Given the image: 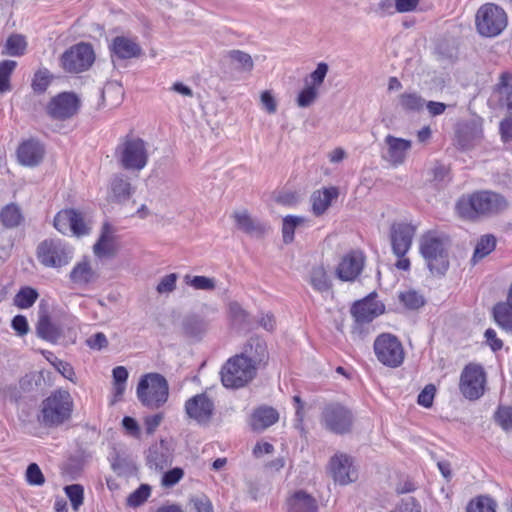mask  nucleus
<instances>
[{
    "label": "nucleus",
    "instance_id": "obj_27",
    "mask_svg": "<svg viewBox=\"0 0 512 512\" xmlns=\"http://www.w3.org/2000/svg\"><path fill=\"white\" fill-rule=\"evenodd\" d=\"M110 50L121 60L136 58L142 54L141 46L135 40L125 36L115 37L110 45Z\"/></svg>",
    "mask_w": 512,
    "mask_h": 512
},
{
    "label": "nucleus",
    "instance_id": "obj_34",
    "mask_svg": "<svg viewBox=\"0 0 512 512\" xmlns=\"http://www.w3.org/2000/svg\"><path fill=\"white\" fill-rule=\"evenodd\" d=\"M496 323L507 331H512V302L508 299L497 303L493 308Z\"/></svg>",
    "mask_w": 512,
    "mask_h": 512
},
{
    "label": "nucleus",
    "instance_id": "obj_59",
    "mask_svg": "<svg viewBox=\"0 0 512 512\" xmlns=\"http://www.w3.org/2000/svg\"><path fill=\"white\" fill-rule=\"evenodd\" d=\"M184 476L183 469L176 467L163 474L162 485L164 487H172L177 484Z\"/></svg>",
    "mask_w": 512,
    "mask_h": 512
},
{
    "label": "nucleus",
    "instance_id": "obj_57",
    "mask_svg": "<svg viewBox=\"0 0 512 512\" xmlns=\"http://www.w3.org/2000/svg\"><path fill=\"white\" fill-rule=\"evenodd\" d=\"M26 480L30 485L34 486H41L44 484V475L36 463H31L27 467Z\"/></svg>",
    "mask_w": 512,
    "mask_h": 512
},
{
    "label": "nucleus",
    "instance_id": "obj_49",
    "mask_svg": "<svg viewBox=\"0 0 512 512\" xmlns=\"http://www.w3.org/2000/svg\"><path fill=\"white\" fill-rule=\"evenodd\" d=\"M185 282L196 290L212 291L216 287L215 279L206 276L191 277L187 275L185 277Z\"/></svg>",
    "mask_w": 512,
    "mask_h": 512
},
{
    "label": "nucleus",
    "instance_id": "obj_13",
    "mask_svg": "<svg viewBox=\"0 0 512 512\" xmlns=\"http://www.w3.org/2000/svg\"><path fill=\"white\" fill-rule=\"evenodd\" d=\"M54 227L64 235L77 237L88 234L90 230L81 213L74 209L58 212L54 218Z\"/></svg>",
    "mask_w": 512,
    "mask_h": 512
},
{
    "label": "nucleus",
    "instance_id": "obj_3",
    "mask_svg": "<svg viewBox=\"0 0 512 512\" xmlns=\"http://www.w3.org/2000/svg\"><path fill=\"white\" fill-rule=\"evenodd\" d=\"M73 411V400L66 390H56L43 400L39 421L46 427L59 426L68 420Z\"/></svg>",
    "mask_w": 512,
    "mask_h": 512
},
{
    "label": "nucleus",
    "instance_id": "obj_5",
    "mask_svg": "<svg viewBox=\"0 0 512 512\" xmlns=\"http://www.w3.org/2000/svg\"><path fill=\"white\" fill-rule=\"evenodd\" d=\"M115 156L126 170H142L148 162L146 143L137 137L126 136L117 146Z\"/></svg>",
    "mask_w": 512,
    "mask_h": 512
},
{
    "label": "nucleus",
    "instance_id": "obj_47",
    "mask_svg": "<svg viewBox=\"0 0 512 512\" xmlns=\"http://www.w3.org/2000/svg\"><path fill=\"white\" fill-rule=\"evenodd\" d=\"M123 88L117 82L107 83L101 93L102 99L110 98V104L113 106L118 105L123 98Z\"/></svg>",
    "mask_w": 512,
    "mask_h": 512
},
{
    "label": "nucleus",
    "instance_id": "obj_60",
    "mask_svg": "<svg viewBox=\"0 0 512 512\" xmlns=\"http://www.w3.org/2000/svg\"><path fill=\"white\" fill-rule=\"evenodd\" d=\"M177 278L175 273L164 276L156 287L157 292L159 294L171 293L176 287Z\"/></svg>",
    "mask_w": 512,
    "mask_h": 512
},
{
    "label": "nucleus",
    "instance_id": "obj_28",
    "mask_svg": "<svg viewBox=\"0 0 512 512\" xmlns=\"http://www.w3.org/2000/svg\"><path fill=\"white\" fill-rule=\"evenodd\" d=\"M94 254L99 257H113L117 252L113 231L106 223L103 225L99 240L93 246Z\"/></svg>",
    "mask_w": 512,
    "mask_h": 512
},
{
    "label": "nucleus",
    "instance_id": "obj_38",
    "mask_svg": "<svg viewBox=\"0 0 512 512\" xmlns=\"http://www.w3.org/2000/svg\"><path fill=\"white\" fill-rule=\"evenodd\" d=\"M36 331L39 337L50 342H56L60 337L59 329L50 321L48 316H41Z\"/></svg>",
    "mask_w": 512,
    "mask_h": 512
},
{
    "label": "nucleus",
    "instance_id": "obj_51",
    "mask_svg": "<svg viewBox=\"0 0 512 512\" xmlns=\"http://www.w3.org/2000/svg\"><path fill=\"white\" fill-rule=\"evenodd\" d=\"M151 488L147 484H141L138 489L132 492L127 498V504L130 507H138L142 505L150 496Z\"/></svg>",
    "mask_w": 512,
    "mask_h": 512
},
{
    "label": "nucleus",
    "instance_id": "obj_22",
    "mask_svg": "<svg viewBox=\"0 0 512 512\" xmlns=\"http://www.w3.org/2000/svg\"><path fill=\"white\" fill-rule=\"evenodd\" d=\"M459 145L469 149L476 145L483 137L482 120L473 118L462 123L457 131Z\"/></svg>",
    "mask_w": 512,
    "mask_h": 512
},
{
    "label": "nucleus",
    "instance_id": "obj_12",
    "mask_svg": "<svg viewBox=\"0 0 512 512\" xmlns=\"http://www.w3.org/2000/svg\"><path fill=\"white\" fill-rule=\"evenodd\" d=\"M95 55L90 44L79 43L66 50L61 58L62 68L69 73L87 70L94 62Z\"/></svg>",
    "mask_w": 512,
    "mask_h": 512
},
{
    "label": "nucleus",
    "instance_id": "obj_50",
    "mask_svg": "<svg viewBox=\"0 0 512 512\" xmlns=\"http://www.w3.org/2000/svg\"><path fill=\"white\" fill-rule=\"evenodd\" d=\"M399 300L408 309H418L425 303L424 298L418 292L410 290L399 295Z\"/></svg>",
    "mask_w": 512,
    "mask_h": 512
},
{
    "label": "nucleus",
    "instance_id": "obj_2",
    "mask_svg": "<svg viewBox=\"0 0 512 512\" xmlns=\"http://www.w3.org/2000/svg\"><path fill=\"white\" fill-rule=\"evenodd\" d=\"M449 240L445 234L428 231L419 239V251L433 275H444L449 268Z\"/></svg>",
    "mask_w": 512,
    "mask_h": 512
},
{
    "label": "nucleus",
    "instance_id": "obj_23",
    "mask_svg": "<svg viewBox=\"0 0 512 512\" xmlns=\"http://www.w3.org/2000/svg\"><path fill=\"white\" fill-rule=\"evenodd\" d=\"M232 217L236 227L251 237H262L269 230V226L266 223L252 218L247 210L235 211Z\"/></svg>",
    "mask_w": 512,
    "mask_h": 512
},
{
    "label": "nucleus",
    "instance_id": "obj_43",
    "mask_svg": "<svg viewBox=\"0 0 512 512\" xmlns=\"http://www.w3.org/2000/svg\"><path fill=\"white\" fill-rule=\"evenodd\" d=\"M227 57L235 65V68L241 71H251L254 63L251 56L240 50H231L227 53Z\"/></svg>",
    "mask_w": 512,
    "mask_h": 512
},
{
    "label": "nucleus",
    "instance_id": "obj_41",
    "mask_svg": "<svg viewBox=\"0 0 512 512\" xmlns=\"http://www.w3.org/2000/svg\"><path fill=\"white\" fill-rule=\"evenodd\" d=\"M496 508L497 503L493 498L481 495L468 503L466 512H496Z\"/></svg>",
    "mask_w": 512,
    "mask_h": 512
},
{
    "label": "nucleus",
    "instance_id": "obj_40",
    "mask_svg": "<svg viewBox=\"0 0 512 512\" xmlns=\"http://www.w3.org/2000/svg\"><path fill=\"white\" fill-rule=\"evenodd\" d=\"M27 42L22 35L14 34L8 37L2 55L8 56H22L25 53Z\"/></svg>",
    "mask_w": 512,
    "mask_h": 512
},
{
    "label": "nucleus",
    "instance_id": "obj_56",
    "mask_svg": "<svg viewBox=\"0 0 512 512\" xmlns=\"http://www.w3.org/2000/svg\"><path fill=\"white\" fill-rule=\"evenodd\" d=\"M318 91L315 86L305 87L297 97V104L299 107L305 108L310 106L317 98Z\"/></svg>",
    "mask_w": 512,
    "mask_h": 512
},
{
    "label": "nucleus",
    "instance_id": "obj_4",
    "mask_svg": "<svg viewBox=\"0 0 512 512\" xmlns=\"http://www.w3.org/2000/svg\"><path fill=\"white\" fill-rule=\"evenodd\" d=\"M168 396V382L161 374L149 373L140 379L137 397L144 406L157 409L167 402Z\"/></svg>",
    "mask_w": 512,
    "mask_h": 512
},
{
    "label": "nucleus",
    "instance_id": "obj_61",
    "mask_svg": "<svg viewBox=\"0 0 512 512\" xmlns=\"http://www.w3.org/2000/svg\"><path fill=\"white\" fill-rule=\"evenodd\" d=\"M190 505L196 512H213L211 501L205 495L194 496L190 499Z\"/></svg>",
    "mask_w": 512,
    "mask_h": 512
},
{
    "label": "nucleus",
    "instance_id": "obj_55",
    "mask_svg": "<svg viewBox=\"0 0 512 512\" xmlns=\"http://www.w3.org/2000/svg\"><path fill=\"white\" fill-rule=\"evenodd\" d=\"M371 332V322H355L351 330V337L354 342H362Z\"/></svg>",
    "mask_w": 512,
    "mask_h": 512
},
{
    "label": "nucleus",
    "instance_id": "obj_21",
    "mask_svg": "<svg viewBox=\"0 0 512 512\" xmlns=\"http://www.w3.org/2000/svg\"><path fill=\"white\" fill-rule=\"evenodd\" d=\"M44 154V146L34 139L22 142L17 149V159L19 163L27 167L38 166L42 162Z\"/></svg>",
    "mask_w": 512,
    "mask_h": 512
},
{
    "label": "nucleus",
    "instance_id": "obj_19",
    "mask_svg": "<svg viewBox=\"0 0 512 512\" xmlns=\"http://www.w3.org/2000/svg\"><path fill=\"white\" fill-rule=\"evenodd\" d=\"M384 143L386 145V153L383 155L384 160L392 166L403 164L412 147L411 141L389 134L385 137Z\"/></svg>",
    "mask_w": 512,
    "mask_h": 512
},
{
    "label": "nucleus",
    "instance_id": "obj_20",
    "mask_svg": "<svg viewBox=\"0 0 512 512\" xmlns=\"http://www.w3.org/2000/svg\"><path fill=\"white\" fill-rule=\"evenodd\" d=\"M237 356H242L247 362L259 369L265 365L269 358L266 342L259 337H251L243 345L242 351Z\"/></svg>",
    "mask_w": 512,
    "mask_h": 512
},
{
    "label": "nucleus",
    "instance_id": "obj_46",
    "mask_svg": "<svg viewBox=\"0 0 512 512\" xmlns=\"http://www.w3.org/2000/svg\"><path fill=\"white\" fill-rule=\"evenodd\" d=\"M305 218L288 215L283 219L282 234L285 243H291L294 239L295 228L304 223Z\"/></svg>",
    "mask_w": 512,
    "mask_h": 512
},
{
    "label": "nucleus",
    "instance_id": "obj_44",
    "mask_svg": "<svg viewBox=\"0 0 512 512\" xmlns=\"http://www.w3.org/2000/svg\"><path fill=\"white\" fill-rule=\"evenodd\" d=\"M17 66L14 60H3L0 62V92L6 93L11 90L10 76Z\"/></svg>",
    "mask_w": 512,
    "mask_h": 512
},
{
    "label": "nucleus",
    "instance_id": "obj_24",
    "mask_svg": "<svg viewBox=\"0 0 512 512\" xmlns=\"http://www.w3.org/2000/svg\"><path fill=\"white\" fill-rule=\"evenodd\" d=\"M490 101H495L500 108H505L512 113V74L503 72L499 76V81L493 89Z\"/></svg>",
    "mask_w": 512,
    "mask_h": 512
},
{
    "label": "nucleus",
    "instance_id": "obj_48",
    "mask_svg": "<svg viewBox=\"0 0 512 512\" xmlns=\"http://www.w3.org/2000/svg\"><path fill=\"white\" fill-rule=\"evenodd\" d=\"M65 494L71 502L74 511H78L84 500V488L80 484L67 485Z\"/></svg>",
    "mask_w": 512,
    "mask_h": 512
},
{
    "label": "nucleus",
    "instance_id": "obj_62",
    "mask_svg": "<svg viewBox=\"0 0 512 512\" xmlns=\"http://www.w3.org/2000/svg\"><path fill=\"white\" fill-rule=\"evenodd\" d=\"M435 392L436 388L434 385H426L425 388L418 395V404L426 408L431 407L433 404Z\"/></svg>",
    "mask_w": 512,
    "mask_h": 512
},
{
    "label": "nucleus",
    "instance_id": "obj_15",
    "mask_svg": "<svg viewBox=\"0 0 512 512\" xmlns=\"http://www.w3.org/2000/svg\"><path fill=\"white\" fill-rule=\"evenodd\" d=\"M80 106L78 97L69 92H64L52 98L47 106L48 114L57 120H66L73 117Z\"/></svg>",
    "mask_w": 512,
    "mask_h": 512
},
{
    "label": "nucleus",
    "instance_id": "obj_37",
    "mask_svg": "<svg viewBox=\"0 0 512 512\" xmlns=\"http://www.w3.org/2000/svg\"><path fill=\"white\" fill-rule=\"evenodd\" d=\"M0 221L6 228L18 227L23 221L19 207L14 204L6 205L0 212Z\"/></svg>",
    "mask_w": 512,
    "mask_h": 512
},
{
    "label": "nucleus",
    "instance_id": "obj_31",
    "mask_svg": "<svg viewBox=\"0 0 512 512\" xmlns=\"http://www.w3.org/2000/svg\"><path fill=\"white\" fill-rule=\"evenodd\" d=\"M339 195L336 187L317 190L311 195L312 211L316 216H320L330 207L332 200Z\"/></svg>",
    "mask_w": 512,
    "mask_h": 512
},
{
    "label": "nucleus",
    "instance_id": "obj_54",
    "mask_svg": "<svg viewBox=\"0 0 512 512\" xmlns=\"http://www.w3.org/2000/svg\"><path fill=\"white\" fill-rule=\"evenodd\" d=\"M370 11L379 17H385L395 13L394 0H379L377 3H372Z\"/></svg>",
    "mask_w": 512,
    "mask_h": 512
},
{
    "label": "nucleus",
    "instance_id": "obj_36",
    "mask_svg": "<svg viewBox=\"0 0 512 512\" xmlns=\"http://www.w3.org/2000/svg\"><path fill=\"white\" fill-rule=\"evenodd\" d=\"M310 284L318 292H327L331 289L332 283L323 265L314 266L310 272Z\"/></svg>",
    "mask_w": 512,
    "mask_h": 512
},
{
    "label": "nucleus",
    "instance_id": "obj_11",
    "mask_svg": "<svg viewBox=\"0 0 512 512\" xmlns=\"http://www.w3.org/2000/svg\"><path fill=\"white\" fill-rule=\"evenodd\" d=\"M354 417L352 412L339 403L327 404L321 414V423L328 431L345 434L351 431Z\"/></svg>",
    "mask_w": 512,
    "mask_h": 512
},
{
    "label": "nucleus",
    "instance_id": "obj_29",
    "mask_svg": "<svg viewBox=\"0 0 512 512\" xmlns=\"http://www.w3.org/2000/svg\"><path fill=\"white\" fill-rule=\"evenodd\" d=\"M288 512H317L318 505L313 496L303 490L296 491L287 500Z\"/></svg>",
    "mask_w": 512,
    "mask_h": 512
},
{
    "label": "nucleus",
    "instance_id": "obj_35",
    "mask_svg": "<svg viewBox=\"0 0 512 512\" xmlns=\"http://www.w3.org/2000/svg\"><path fill=\"white\" fill-rule=\"evenodd\" d=\"M425 104V99L417 92H404L398 96V105L406 112H420Z\"/></svg>",
    "mask_w": 512,
    "mask_h": 512
},
{
    "label": "nucleus",
    "instance_id": "obj_10",
    "mask_svg": "<svg viewBox=\"0 0 512 512\" xmlns=\"http://www.w3.org/2000/svg\"><path fill=\"white\" fill-rule=\"evenodd\" d=\"M72 249L59 239H47L37 248V257L46 267L59 268L72 259Z\"/></svg>",
    "mask_w": 512,
    "mask_h": 512
},
{
    "label": "nucleus",
    "instance_id": "obj_58",
    "mask_svg": "<svg viewBox=\"0 0 512 512\" xmlns=\"http://www.w3.org/2000/svg\"><path fill=\"white\" fill-rule=\"evenodd\" d=\"M495 420L504 430L512 429V407H499Z\"/></svg>",
    "mask_w": 512,
    "mask_h": 512
},
{
    "label": "nucleus",
    "instance_id": "obj_45",
    "mask_svg": "<svg viewBox=\"0 0 512 512\" xmlns=\"http://www.w3.org/2000/svg\"><path fill=\"white\" fill-rule=\"evenodd\" d=\"M37 298L38 293L35 289L25 287L20 289V291L15 295L14 304L21 309H27L35 303Z\"/></svg>",
    "mask_w": 512,
    "mask_h": 512
},
{
    "label": "nucleus",
    "instance_id": "obj_8",
    "mask_svg": "<svg viewBox=\"0 0 512 512\" xmlns=\"http://www.w3.org/2000/svg\"><path fill=\"white\" fill-rule=\"evenodd\" d=\"M373 349L377 360L383 365L396 368L404 361V349L400 340L393 334L382 333L374 341Z\"/></svg>",
    "mask_w": 512,
    "mask_h": 512
},
{
    "label": "nucleus",
    "instance_id": "obj_6",
    "mask_svg": "<svg viewBox=\"0 0 512 512\" xmlns=\"http://www.w3.org/2000/svg\"><path fill=\"white\" fill-rule=\"evenodd\" d=\"M508 23L507 14L500 6L486 3L480 6L475 16L478 33L484 37H496L502 33Z\"/></svg>",
    "mask_w": 512,
    "mask_h": 512
},
{
    "label": "nucleus",
    "instance_id": "obj_1",
    "mask_svg": "<svg viewBox=\"0 0 512 512\" xmlns=\"http://www.w3.org/2000/svg\"><path fill=\"white\" fill-rule=\"evenodd\" d=\"M507 207L505 197L490 190H481L462 197L456 205L459 215L470 220L497 215Z\"/></svg>",
    "mask_w": 512,
    "mask_h": 512
},
{
    "label": "nucleus",
    "instance_id": "obj_52",
    "mask_svg": "<svg viewBox=\"0 0 512 512\" xmlns=\"http://www.w3.org/2000/svg\"><path fill=\"white\" fill-rule=\"evenodd\" d=\"M229 313L232 319L240 326H250L249 314L238 302H231L229 304Z\"/></svg>",
    "mask_w": 512,
    "mask_h": 512
},
{
    "label": "nucleus",
    "instance_id": "obj_16",
    "mask_svg": "<svg viewBox=\"0 0 512 512\" xmlns=\"http://www.w3.org/2000/svg\"><path fill=\"white\" fill-rule=\"evenodd\" d=\"M415 232L416 227L408 223H395L391 226V246L397 257L405 256L410 250Z\"/></svg>",
    "mask_w": 512,
    "mask_h": 512
},
{
    "label": "nucleus",
    "instance_id": "obj_30",
    "mask_svg": "<svg viewBox=\"0 0 512 512\" xmlns=\"http://www.w3.org/2000/svg\"><path fill=\"white\" fill-rule=\"evenodd\" d=\"M181 327L187 337L201 339L208 330V321L198 314H190L184 317Z\"/></svg>",
    "mask_w": 512,
    "mask_h": 512
},
{
    "label": "nucleus",
    "instance_id": "obj_9",
    "mask_svg": "<svg viewBox=\"0 0 512 512\" xmlns=\"http://www.w3.org/2000/svg\"><path fill=\"white\" fill-rule=\"evenodd\" d=\"M487 377L483 367L470 363L464 367L460 375L459 390L469 400H477L485 392Z\"/></svg>",
    "mask_w": 512,
    "mask_h": 512
},
{
    "label": "nucleus",
    "instance_id": "obj_39",
    "mask_svg": "<svg viewBox=\"0 0 512 512\" xmlns=\"http://www.w3.org/2000/svg\"><path fill=\"white\" fill-rule=\"evenodd\" d=\"M95 277L94 271L87 261L79 262L70 272V279L76 284H88Z\"/></svg>",
    "mask_w": 512,
    "mask_h": 512
},
{
    "label": "nucleus",
    "instance_id": "obj_53",
    "mask_svg": "<svg viewBox=\"0 0 512 512\" xmlns=\"http://www.w3.org/2000/svg\"><path fill=\"white\" fill-rule=\"evenodd\" d=\"M47 360L55 367V369L61 373L66 379L73 380V376L75 375L74 370L72 366L64 362L60 359H58L53 353L48 352V355L46 356Z\"/></svg>",
    "mask_w": 512,
    "mask_h": 512
},
{
    "label": "nucleus",
    "instance_id": "obj_33",
    "mask_svg": "<svg viewBox=\"0 0 512 512\" xmlns=\"http://www.w3.org/2000/svg\"><path fill=\"white\" fill-rule=\"evenodd\" d=\"M147 462L151 468L156 470H163L171 464L170 454L163 446V441L160 445L150 447L147 455Z\"/></svg>",
    "mask_w": 512,
    "mask_h": 512
},
{
    "label": "nucleus",
    "instance_id": "obj_42",
    "mask_svg": "<svg viewBox=\"0 0 512 512\" xmlns=\"http://www.w3.org/2000/svg\"><path fill=\"white\" fill-rule=\"evenodd\" d=\"M496 247V239L493 235L482 236L475 247L472 260L474 262L483 259L490 254Z\"/></svg>",
    "mask_w": 512,
    "mask_h": 512
},
{
    "label": "nucleus",
    "instance_id": "obj_25",
    "mask_svg": "<svg viewBox=\"0 0 512 512\" xmlns=\"http://www.w3.org/2000/svg\"><path fill=\"white\" fill-rule=\"evenodd\" d=\"M382 313L383 305L370 297L354 303L351 308V314L355 322H372Z\"/></svg>",
    "mask_w": 512,
    "mask_h": 512
},
{
    "label": "nucleus",
    "instance_id": "obj_63",
    "mask_svg": "<svg viewBox=\"0 0 512 512\" xmlns=\"http://www.w3.org/2000/svg\"><path fill=\"white\" fill-rule=\"evenodd\" d=\"M86 345L92 350H102L108 346V340L104 333L97 332L86 339Z\"/></svg>",
    "mask_w": 512,
    "mask_h": 512
},
{
    "label": "nucleus",
    "instance_id": "obj_17",
    "mask_svg": "<svg viewBox=\"0 0 512 512\" xmlns=\"http://www.w3.org/2000/svg\"><path fill=\"white\" fill-rule=\"evenodd\" d=\"M213 411L214 403L205 393L197 394L185 403L187 416L199 424H207L213 415Z\"/></svg>",
    "mask_w": 512,
    "mask_h": 512
},
{
    "label": "nucleus",
    "instance_id": "obj_18",
    "mask_svg": "<svg viewBox=\"0 0 512 512\" xmlns=\"http://www.w3.org/2000/svg\"><path fill=\"white\" fill-rule=\"evenodd\" d=\"M330 467L333 479L341 485H347L357 479L353 460L347 454L339 453L332 457Z\"/></svg>",
    "mask_w": 512,
    "mask_h": 512
},
{
    "label": "nucleus",
    "instance_id": "obj_32",
    "mask_svg": "<svg viewBox=\"0 0 512 512\" xmlns=\"http://www.w3.org/2000/svg\"><path fill=\"white\" fill-rule=\"evenodd\" d=\"M279 419L278 412L272 407H259L254 411L251 418V426L254 430L262 431Z\"/></svg>",
    "mask_w": 512,
    "mask_h": 512
},
{
    "label": "nucleus",
    "instance_id": "obj_64",
    "mask_svg": "<svg viewBox=\"0 0 512 512\" xmlns=\"http://www.w3.org/2000/svg\"><path fill=\"white\" fill-rule=\"evenodd\" d=\"M50 83L49 75L47 70L38 71L33 79L32 87L36 92H44Z\"/></svg>",
    "mask_w": 512,
    "mask_h": 512
},
{
    "label": "nucleus",
    "instance_id": "obj_14",
    "mask_svg": "<svg viewBox=\"0 0 512 512\" xmlns=\"http://www.w3.org/2000/svg\"><path fill=\"white\" fill-rule=\"evenodd\" d=\"M365 256L360 251H350L345 254L338 263L335 274L344 282L355 281L363 271Z\"/></svg>",
    "mask_w": 512,
    "mask_h": 512
},
{
    "label": "nucleus",
    "instance_id": "obj_26",
    "mask_svg": "<svg viewBox=\"0 0 512 512\" xmlns=\"http://www.w3.org/2000/svg\"><path fill=\"white\" fill-rule=\"evenodd\" d=\"M134 192L129 178L123 174H116L111 178L108 188V200L115 203L127 201Z\"/></svg>",
    "mask_w": 512,
    "mask_h": 512
},
{
    "label": "nucleus",
    "instance_id": "obj_7",
    "mask_svg": "<svg viewBox=\"0 0 512 512\" xmlns=\"http://www.w3.org/2000/svg\"><path fill=\"white\" fill-rule=\"evenodd\" d=\"M258 369L242 356L230 357L221 369V381L227 388H242L257 375Z\"/></svg>",
    "mask_w": 512,
    "mask_h": 512
}]
</instances>
